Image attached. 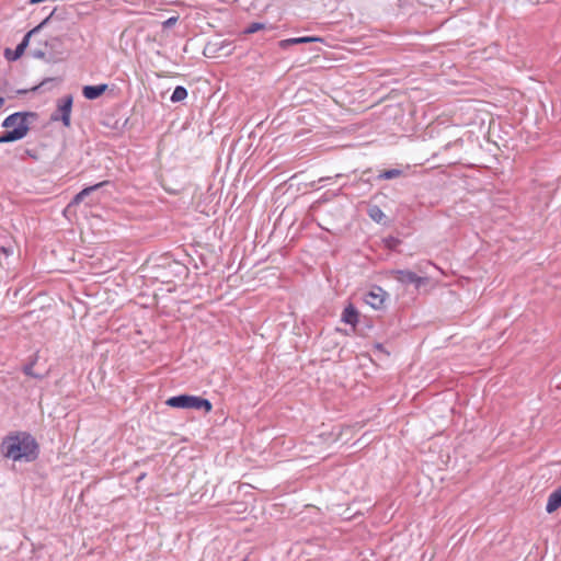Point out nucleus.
<instances>
[{
    "label": "nucleus",
    "mask_w": 561,
    "mask_h": 561,
    "mask_svg": "<svg viewBox=\"0 0 561 561\" xmlns=\"http://www.w3.org/2000/svg\"><path fill=\"white\" fill-rule=\"evenodd\" d=\"M1 453L5 458L13 461H33L38 456V444L35 438L26 432H18L7 436L1 443Z\"/></svg>",
    "instance_id": "1"
},
{
    "label": "nucleus",
    "mask_w": 561,
    "mask_h": 561,
    "mask_svg": "<svg viewBox=\"0 0 561 561\" xmlns=\"http://www.w3.org/2000/svg\"><path fill=\"white\" fill-rule=\"evenodd\" d=\"M165 403L171 408L203 410L206 413H209L213 409V404L208 399L191 394L171 397Z\"/></svg>",
    "instance_id": "2"
},
{
    "label": "nucleus",
    "mask_w": 561,
    "mask_h": 561,
    "mask_svg": "<svg viewBox=\"0 0 561 561\" xmlns=\"http://www.w3.org/2000/svg\"><path fill=\"white\" fill-rule=\"evenodd\" d=\"M37 114L35 112H16L4 118L2 127L7 129L20 128L21 126L25 129V136L30 130V119L35 121Z\"/></svg>",
    "instance_id": "3"
},
{
    "label": "nucleus",
    "mask_w": 561,
    "mask_h": 561,
    "mask_svg": "<svg viewBox=\"0 0 561 561\" xmlns=\"http://www.w3.org/2000/svg\"><path fill=\"white\" fill-rule=\"evenodd\" d=\"M73 98L71 94L65 95L57 101V110L50 115L51 122L61 121L65 127H70V116Z\"/></svg>",
    "instance_id": "4"
},
{
    "label": "nucleus",
    "mask_w": 561,
    "mask_h": 561,
    "mask_svg": "<svg viewBox=\"0 0 561 561\" xmlns=\"http://www.w3.org/2000/svg\"><path fill=\"white\" fill-rule=\"evenodd\" d=\"M392 277L404 286L413 285L415 289H420L428 284V277L416 275L409 270H393L391 271Z\"/></svg>",
    "instance_id": "5"
},
{
    "label": "nucleus",
    "mask_w": 561,
    "mask_h": 561,
    "mask_svg": "<svg viewBox=\"0 0 561 561\" xmlns=\"http://www.w3.org/2000/svg\"><path fill=\"white\" fill-rule=\"evenodd\" d=\"M387 293L379 286L374 287L370 291L365 295V302L376 310L383 307Z\"/></svg>",
    "instance_id": "6"
},
{
    "label": "nucleus",
    "mask_w": 561,
    "mask_h": 561,
    "mask_svg": "<svg viewBox=\"0 0 561 561\" xmlns=\"http://www.w3.org/2000/svg\"><path fill=\"white\" fill-rule=\"evenodd\" d=\"M59 19V16L56 13V9H54L38 25H36L34 28H32L30 32L25 34L22 42L19 44V47H22L23 50L26 49L30 43V38L32 35L38 33L43 27H45L50 21Z\"/></svg>",
    "instance_id": "7"
},
{
    "label": "nucleus",
    "mask_w": 561,
    "mask_h": 561,
    "mask_svg": "<svg viewBox=\"0 0 561 561\" xmlns=\"http://www.w3.org/2000/svg\"><path fill=\"white\" fill-rule=\"evenodd\" d=\"M25 137L24 127L8 129L0 135V144H8L21 140Z\"/></svg>",
    "instance_id": "8"
},
{
    "label": "nucleus",
    "mask_w": 561,
    "mask_h": 561,
    "mask_svg": "<svg viewBox=\"0 0 561 561\" xmlns=\"http://www.w3.org/2000/svg\"><path fill=\"white\" fill-rule=\"evenodd\" d=\"M108 85L106 83L98 84V85H84L82 89V94L88 100H95L100 98L106 90Z\"/></svg>",
    "instance_id": "9"
},
{
    "label": "nucleus",
    "mask_w": 561,
    "mask_h": 561,
    "mask_svg": "<svg viewBox=\"0 0 561 561\" xmlns=\"http://www.w3.org/2000/svg\"><path fill=\"white\" fill-rule=\"evenodd\" d=\"M321 41L319 37H312V36H302V37H293L279 41L278 46L282 49H287L288 47L297 44H305V43H312Z\"/></svg>",
    "instance_id": "10"
},
{
    "label": "nucleus",
    "mask_w": 561,
    "mask_h": 561,
    "mask_svg": "<svg viewBox=\"0 0 561 561\" xmlns=\"http://www.w3.org/2000/svg\"><path fill=\"white\" fill-rule=\"evenodd\" d=\"M341 320L346 324L355 327L358 323L357 309L352 304H350L344 308Z\"/></svg>",
    "instance_id": "11"
},
{
    "label": "nucleus",
    "mask_w": 561,
    "mask_h": 561,
    "mask_svg": "<svg viewBox=\"0 0 561 561\" xmlns=\"http://www.w3.org/2000/svg\"><path fill=\"white\" fill-rule=\"evenodd\" d=\"M560 506H561V485L558 489H556L552 493H550L548 501H547L546 511H547V513L551 514V513L556 512Z\"/></svg>",
    "instance_id": "12"
},
{
    "label": "nucleus",
    "mask_w": 561,
    "mask_h": 561,
    "mask_svg": "<svg viewBox=\"0 0 561 561\" xmlns=\"http://www.w3.org/2000/svg\"><path fill=\"white\" fill-rule=\"evenodd\" d=\"M368 216L370 217L371 220H374L375 222L377 224H380L382 222V220L385 219L386 215L383 214V211L380 209L379 206L377 205H374L371 207H369L368 209Z\"/></svg>",
    "instance_id": "13"
},
{
    "label": "nucleus",
    "mask_w": 561,
    "mask_h": 561,
    "mask_svg": "<svg viewBox=\"0 0 561 561\" xmlns=\"http://www.w3.org/2000/svg\"><path fill=\"white\" fill-rule=\"evenodd\" d=\"M186 98H187V90H186V88H184L182 85H178L174 89V91H173V93H172V95L170 98V101L172 103H178V102H181V101L185 100Z\"/></svg>",
    "instance_id": "14"
},
{
    "label": "nucleus",
    "mask_w": 561,
    "mask_h": 561,
    "mask_svg": "<svg viewBox=\"0 0 561 561\" xmlns=\"http://www.w3.org/2000/svg\"><path fill=\"white\" fill-rule=\"evenodd\" d=\"M402 173H403V171L400 169L385 170L377 175V179L378 180H392V179H397V178L401 176Z\"/></svg>",
    "instance_id": "15"
},
{
    "label": "nucleus",
    "mask_w": 561,
    "mask_h": 561,
    "mask_svg": "<svg viewBox=\"0 0 561 561\" xmlns=\"http://www.w3.org/2000/svg\"><path fill=\"white\" fill-rule=\"evenodd\" d=\"M35 362H36V356L34 357V359L32 362H30L28 364L24 365L22 370L28 377H32V378H35V379H43L44 378L43 374H37V373H35L33 370Z\"/></svg>",
    "instance_id": "16"
},
{
    "label": "nucleus",
    "mask_w": 561,
    "mask_h": 561,
    "mask_svg": "<svg viewBox=\"0 0 561 561\" xmlns=\"http://www.w3.org/2000/svg\"><path fill=\"white\" fill-rule=\"evenodd\" d=\"M23 53H24L23 48L19 47V45H18L14 50H12L10 48H5L4 57L9 61H15V60H18L23 55Z\"/></svg>",
    "instance_id": "17"
},
{
    "label": "nucleus",
    "mask_w": 561,
    "mask_h": 561,
    "mask_svg": "<svg viewBox=\"0 0 561 561\" xmlns=\"http://www.w3.org/2000/svg\"><path fill=\"white\" fill-rule=\"evenodd\" d=\"M110 182L108 181H102L100 183H96L94 185H91V186H88V187H84L83 190L80 191V194L85 198L87 196H89L92 192L105 186V185H108Z\"/></svg>",
    "instance_id": "18"
},
{
    "label": "nucleus",
    "mask_w": 561,
    "mask_h": 561,
    "mask_svg": "<svg viewBox=\"0 0 561 561\" xmlns=\"http://www.w3.org/2000/svg\"><path fill=\"white\" fill-rule=\"evenodd\" d=\"M265 28V25L263 23H260V22H253L251 23L245 30H244V33L245 34H253L257 31H261Z\"/></svg>",
    "instance_id": "19"
},
{
    "label": "nucleus",
    "mask_w": 561,
    "mask_h": 561,
    "mask_svg": "<svg viewBox=\"0 0 561 561\" xmlns=\"http://www.w3.org/2000/svg\"><path fill=\"white\" fill-rule=\"evenodd\" d=\"M178 21H179V15H173L162 23V27L171 28L172 26H174L178 23Z\"/></svg>",
    "instance_id": "20"
},
{
    "label": "nucleus",
    "mask_w": 561,
    "mask_h": 561,
    "mask_svg": "<svg viewBox=\"0 0 561 561\" xmlns=\"http://www.w3.org/2000/svg\"><path fill=\"white\" fill-rule=\"evenodd\" d=\"M84 199V197L80 194V192L78 194H76L73 196V198L71 199L69 206H76V205H79L82 201Z\"/></svg>",
    "instance_id": "21"
},
{
    "label": "nucleus",
    "mask_w": 561,
    "mask_h": 561,
    "mask_svg": "<svg viewBox=\"0 0 561 561\" xmlns=\"http://www.w3.org/2000/svg\"><path fill=\"white\" fill-rule=\"evenodd\" d=\"M33 56L36 58H43L45 56V53L42 50H36L33 53Z\"/></svg>",
    "instance_id": "22"
},
{
    "label": "nucleus",
    "mask_w": 561,
    "mask_h": 561,
    "mask_svg": "<svg viewBox=\"0 0 561 561\" xmlns=\"http://www.w3.org/2000/svg\"><path fill=\"white\" fill-rule=\"evenodd\" d=\"M225 44H226V43H225V42H222L220 46H218V47H216V48L211 49V53H216V51H218V50L222 49V48L225 47Z\"/></svg>",
    "instance_id": "23"
},
{
    "label": "nucleus",
    "mask_w": 561,
    "mask_h": 561,
    "mask_svg": "<svg viewBox=\"0 0 561 561\" xmlns=\"http://www.w3.org/2000/svg\"><path fill=\"white\" fill-rule=\"evenodd\" d=\"M145 478H146V473H145V472H142V473H140V474L137 477L136 481H137V482H140V481H142Z\"/></svg>",
    "instance_id": "24"
},
{
    "label": "nucleus",
    "mask_w": 561,
    "mask_h": 561,
    "mask_svg": "<svg viewBox=\"0 0 561 561\" xmlns=\"http://www.w3.org/2000/svg\"><path fill=\"white\" fill-rule=\"evenodd\" d=\"M39 2H43L42 0H31L30 3L32 4H35V3H39Z\"/></svg>",
    "instance_id": "25"
},
{
    "label": "nucleus",
    "mask_w": 561,
    "mask_h": 561,
    "mask_svg": "<svg viewBox=\"0 0 561 561\" xmlns=\"http://www.w3.org/2000/svg\"><path fill=\"white\" fill-rule=\"evenodd\" d=\"M213 46H206V48H204V55H207V49H211Z\"/></svg>",
    "instance_id": "26"
},
{
    "label": "nucleus",
    "mask_w": 561,
    "mask_h": 561,
    "mask_svg": "<svg viewBox=\"0 0 561 561\" xmlns=\"http://www.w3.org/2000/svg\"><path fill=\"white\" fill-rule=\"evenodd\" d=\"M213 46H206V48H204V55H207V49H211Z\"/></svg>",
    "instance_id": "27"
},
{
    "label": "nucleus",
    "mask_w": 561,
    "mask_h": 561,
    "mask_svg": "<svg viewBox=\"0 0 561 561\" xmlns=\"http://www.w3.org/2000/svg\"><path fill=\"white\" fill-rule=\"evenodd\" d=\"M213 46H206V48H204V55H207V49H211Z\"/></svg>",
    "instance_id": "28"
},
{
    "label": "nucleus",
    "mask_w": 561,
    "mask_h": 561,
    "mask_svg": "<svg viewBox=\"0 0 561 561\" xmlns=\"http://www.w3.org/2000/svg\"><path fill=\"white\" fill-rule=\"evenodd\" d=\"M4 104V99L0 96V108L3 106Z\"/></svg>",
    "instance_id": "29"
},
{
    "label": "nucleus",
    "mask_w": 561,
    "mask_h": 561,
    "mask_svg": "<svg viewBox=\"0 0 561 561\" xmlns=\"http://www.w3.org/2000/svg\"><path fill=\"white\" fill-rule=\"evenodd\" d=\"M26 153H27L28 156H31V157L35 158V156H34V154H32V152H31L30 150H26Z\"/></svg>",
    "instance_id": "30"
},
{
    "label": "nucleus",
    "mask_w": 561,
    "mask_h": 561,
    "mask_svg": "<svg viewBox=\"0 0 561 561\" xmlns=\"http://www.w3.org/2000/svg\"><path fill=\"white\" fill-rule=\"evenodd\" d=\"M1 250L3 251V253L9 254V251L5 248H1Z\"/></svg>",
    "instance_id": "31"
},
{
    "label": "nucleus",
    "mask_w": 561,
    "mask_h": 561,
    "mask_svg": "<svg viewBox=\"0 0 561 561\" xmlns=\"http://www.w3.org/2000/svg\"><path fill=\"white\" fill-rule=\"evenodd\" d=\"M376 347H377L378 350H382V345H381V344H377V345H376Z\"/></svg>",
    "instance_id": "32"
}]
</instances>
